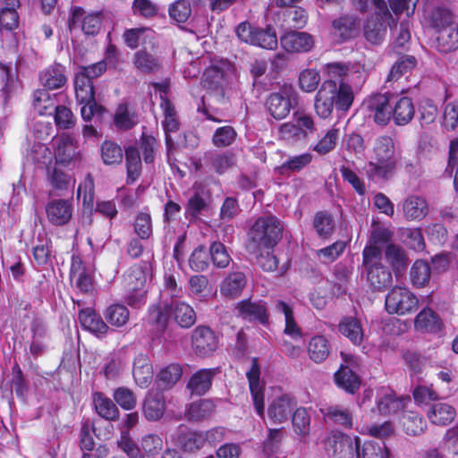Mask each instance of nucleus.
Returning <instances> with one entry per match:
<instances>
[{
    "label": "nucleus",
    "instance_id": "obj_1",
    "mask_svg": "<svg viewBox=\"0 0 458 458\" xmlns=\"http://www.w3.org/2000/svg\"><path fill=\"white\" fill-rule=\"evenodd\" d=\"M283 230L280 220L267 215L259 216L247 232L246 250L264 271L273 272L278 267L274 250L283 237Z\"/></svg>",
    "mask_w": 458,
    "mask_h": 458
},
{
    "label": "nucleus",
    "instance_id": "obj_2",
    "mask_svg": "<svg viewBox=\"0 0 458 458\" xmlns=\"http://www.w3.org/2000/svg\"><path fill=\"white\" fill-rule=\"evenodd\" d=\"M354 101V92L348 81L325 80L318 90L314 107L317 114L323 118H328L334 110L347 112Z\"/></svg>",
    "mask_w": 458,
    "mask_h": 458
},
{
    "label": "nucleus",
    "instance_id": "obj_3",
    "mask_svg": "<svg viewBox=\"0 0 458 458\" xmlns=\"http://www.w3.org/2000/svg\"><path fill=\"white\" fill-rule=\"evenodd\" d=\"M362 267L367 281L373 292H384L393 283L390 268L382 262V251L378 246L366 245L362 250Z\"/></svg>",
    "mask_w": 458,
    "mask_h": 458
},
{
    "label": "nucleus",
    "instance_id": "obj_4",
    "mask_svg": "<svg viewBox=\"0 0 458 458\" xmlns=\"http://www.w3.org/2000/svg\"><path fill=\"white\" fill-rule=\"evenodd\" d=\"M74 89L76 100L81 106V114L84 121H90L95 115L101 117L106 112L105 106L97 103L93 81L86 76L75 74Z\"/></svg>",
    "mask_w": 458,
    "mask_h": 458
},
{
    "label": "nucleus",
    "instance_id": "obj_5",
    "mask_svg": "<svg viewBox=\"0 0 458 458\" xmlns=\"http://www.w3.org/2000/svg\"><path fill=\"white\" fill-rule=\"evenodd\" d=\"M238 38L246 44L273 50L277 47L278 40L274 28L265 29L253 27L248 21L238 24L235 30Z\"/></svg>",
    "mask_w": 458,
    "mask_h": 458
},
{
    "label": "nucleus",
    "instance_id": "obj_6",
    "mask_svg": "<svg viewBox=\"0 0 458 458\" xmlns=\"http://www.w3.org/2000/svg\"><path fill=\"white\" fill-rule=\"evenodd\" d=\"M418 307L417 296L407 287L394 286L386 296L385 309L388 314L404 316L415 312Z\"/></svg>",
    "mask_w": 458,
    "mask_h": 458
},
{
    "label": "nucleus",
    "instance_id": "obj_7",
    "mask_svg": "<svg viewBox=\"0 0 458 458\" xmlns=\"http://www.w3.org/2000/svg\"><path fill=\"white\" fill-rule=\"evenodd\" d=\"M53 149L55 162L64 167L81 159L78 141L72 134L62 133L55 138L53 140Z\"/></svg>",
    "mask_w": 458,
    "mask_h": 458
},
{
    "label": "nucleus",
    "instance_id": "obj_8",
    "mask_svg": "<svg viewBox=\"0 0 458 458\" xmlns=\"http://www.w3.org/2000/svg\"><path fill=\"white\" fill-rule=\"evenodd\" d=\"M369 118L380 126H386L391 120L392 95L377 93L370 95L363 103Z\"/></svg>",
    "mask_w": 458,
    "mask_h": 458
},
{
    "label": "nucleus",
    "instance_id": "obj_9",
    "mask_svg": "<svg viewBox=\"0 0 458 458\" xmlns=\"http://www.w3.org/2000/svg\"><path fill=\"white\" fill-rule=\"evenodd\" d=\"M103 14L101 12H94L85 15V10L81 6H72L68 18V27L72 30L79 23L85 35L96 36L102 28Z\"/></svg>",
    "mask_w": 458,
    "mask_h": 458
},
{
    "label": "nucleus",
    "instance_id": "obj_10",
    "mask_svg": "<svg viewBox=\"0 0 458 458\" xmlns=\"http://www.w3.org/2000/svg\"><path fill=\"white\" fill-rule=\"evenodd\" d=\"M359 437H351L344 433H335L326 441V449L336 458H356L359 450Z\"/></svg>",
    "mask_w": 458,
    "mask_h": 458
},
{
    "label": "nucleus",
    "instance_id": "obj_11",
    "mask_svg": "<svg viewBox=\"0 0 458 458\" xmlns=\"http://www.w3.org/2000/svg\"><path fill=\"white\" fill-rule=\"evenodd\" d=\"M191 348L199 357L210 356L218 347V337L208 326L199 325L191 333Z\"/></svg>",
    "mask_w": 458,
    "mask_h": 458
},
{
    "label": "nucleus",
    "instance_id": "obj_12",
    "mask_svg": "<svg viewBox=\"0 0 458 458\" xmlns=\"http://www.w3.org/2000/svg\"><path fill=\"white\" fill-rule=\"evenodd\" d=\"M260 374L259 359L253 357L250 369L246 372V377L256 412L263 419L265 416V386L260 381Z\"/></svg>",
    "mask_w": 458,
    "mask_h": 458
},
{
    "label": "nucleus",
    "instance_id": "obj_13",
    "mask_svg": "<svg viewBox=\"0 0 458 458\" xmlns=\"http://www.w3.org/2000/svg\"><path fill=\"white\" fill-rule=\"evenodd\" d=\"M281 47L292 54H306L315 47L314 37L300 30H288L280 37Z\"/></svg>",
    "mask_w": 458,
    "mask_h": 458
},
{
    "label": "nucleus",
    "instance_id": "obj_14",
    "mask_svg": "<svg viewBox=\"0 0 458 458\" xmlns=\"http://www.w3.org/2000/svg\"><path fill=\"white\" fill-rule=\"evenodd\" d=\"M329 80L348 81V84H362L365 81V71L354 64L342 62H332L325 64Z\"/></svg>",
    "mask_w": 458,
    "mask_h": 458
},
{
    "label": "nucleus",
    "instance_id": "obj_15",
    "mask_svg": "<svg viewBox=\"0 0 458 458\" xmlns=\"http://www.w3.org/2000/svg\"><path fill=\"white\" fill-rule=\"evenodd\" d=\"M296 104V94L293 90L287 89L273 92L266 100V106L269 114L276 120L287 117Z\"/></svg>",
    "mask_w": 458,
    "mask_h": 458
},
{
    "label": "nucleus",
    "instance_id": "obj_16",
    "mask_svg": "<svg viewBox=\"0 0 458 458\" xmlns=\"http://www.w3.org/2000/svg\"><path fill=\"white\" fill-rule=\"evenodd\" d=\"M70 281L83 294H90L94 291V279L89 273L81 258L72 255L69 272Z\"/></svg>",
    "mask_w": 458,
    "mask_h": 458
},
{
    "label": "nucleus",
    "instance_id": "obj_17",
    "mask_svg": "<svg viewBox=\"0 0 458 458\" xmlns=\"http://www.w3.org/2000/svg\"><path fill=\"white\" fill-rule=\"evenodd\" d=\"M455 22L454 13L447 7L434 6L424 11L423 23L435 34Z\"/></svg>",
    "mask_w": 458,
    "mask_h": 458
},
{
    "label": "nucleus",
    "instance_id": "obj_18",
    "mask_svg": "<svg viewBox=\"0 0 458 458\" xmlns=\"http://www.w3.org/2000/svg\"><path fill=\"white\" fill-rule=\"evenodd\" d=\"M296 405L297 400L293 394H281L274 399L268 405V417L276 424L283 423L288 420Z\"/></svg>",
    "mask_w": 458,
    "mask_h": 458
},
{
    "label": "nucleus",
    "instance_id": "obj_19",
    "mask_svg": "<svg viewBox=\"0 0 458 458\" xmlns=\"http://www.w3.org/2000/svg\"><path fill=\"white\" fill-rule=\"evenodd\" d=\"M73 208L70 200L55 199L47 203L46 213L48 221L56 226H63L70 222Z\"/></svg>",
    "mask_w": 458,
    "mask_h": 458
},
{
    "label": "nucleus",
    "instance_id": "obj_20",
    "mask_svg": "<svg viewBox=\"0 0 458 458\" xmlns=\"http://www.w3.org/2000/svg\"><path fill=\"white\" fill-rule=\"evenodd\" d=\"M64 65L54 63L39 73V81L43 89L55 90L64 88L68 81Z\"/></svg>",
    "mask_w": 458,
    "mask_h": 458
},
{
    "label": "nucleus",
    "instance_id": "obj_21",
    "mask_svg": "<svg viewBox=\"0 0 458 458\" xmlns=\"http://www.w3.org/2000/svg\"><path fill=\"white\" fill-rule=\"evenodd\" d=\"M415 114L412 99L409 97H394L392 95L391 119L397 126H404L411 123Z\"/></svg>",
    "mask_w": 458,
    "mask_h": 458
},
{
    "label": "nucleus",
    "instance_id": "obj_22",
    "mask_svg": "<svg viewBox=\"0 0 458 458\" xmlns=\"http://www.w3.org/2000/svg\"><path fill=\"white\" fill-rule=\"evenodd\" d=\"M239 315L249 321H258L262 325L268 323V314L266 302L263 301H251L245 299L236 304Z\"/></svg>",
    "mask_w": 458,
    "mask_h": 458
},
{
    "label": "nucleus",
    "instance_id": "obj_23",
    "mask_svg": "<svg viewBox=\"0 0 458 458\" xmlns=\"http://www.w3.org/2000/svg\"><path fill=\"white\" fill-rule=\"evenodd\" d=\"M78 318L81 326L98 337H105L109 327L93 308H84L79 310Z\"/></svg>",
    "mask_w": 458,
    "mask_h": 458
},
{
    "label": "nucleus",
    "instance_id": "obj_24",
    "mask_svg": "<svg viewBox=\"0 0 458 458\" xmlns=\"http://www.w3.org/2000/svg\"><path fill=\"white\" fill-rule=\"evenodd\" d=\"M416 330L428 334H440L445 328L440 316L429 308L422 309L414 318Z\"/></svg>",
    "mask_w": 458,
    "mask_h": 458
},
{
    "label": "nucleus",
    "instance_id": "obj_25",
    "mask_svg": "<svg viewBox=\"0 0 458 458\" xmlns=\"http://www.w3.org/2000/svg\"><path fill=\"white\" fill-rule=\"evenodd\" d=\"M360 19L353 14H344L332 21L333 33L341 42L354 38L360 30Z\"/></svg>",
    "mask_w": 458,
    "mask_h": 458
},
{
    "label": "nucleus",
    "instance_id": "obj_26",
    "mask_svg": "<svg viewBox=\"0 0 458 458\" xmlns=\"http://www.w3.org/2000/svg\"><path fill=\"white\" fill-rule=\"evenodd\" d=\"M335 385L349 394H356L361 385V379L348 365L341 364L334 373Z\"/></svg>",
    "mask_w": 458,
    "mask_h": 458
},
{
    "label": "nucleus",
    "instance_id": "obj_27",
    "mask_svg": "<svg viewBox=\"0 0 458 458\" xmlns=\"http://www.w3.org/2000/svg\"><path fill=\"white\" fill-rule=\"evenodd\" d=\"M402 209L407 221H421L429 212V207L425 198L410 195L403 202Z\"/></svg>",
    "mask_w": 458,
    "mask_h": 458
},
{
    "label": "nucleus",
    "instance_id": "obj_28",
    "mask_svg": "<svg viewBox=\"0 0 458 458\" xmlns=\"http://www.w3.org/2000/svg\"><path fill=\"white\" fill-rule=\"evenodd\" d=\"M171 318L172 301L170 302L159 301L157 303L151 304L148 309V322L158 330L165 331Z\"/></svg>",
    "mask_w": 458,
    "mask_h": 458
},
{
    "label": "nucleus",
    "instance_id": "obj_29",
    "mask_svg": "<svg viewBox=\"0 0 458 458\" xmlns=\"http://www.w3.org/2000/svg\"><path fill=\"white\" fill-rule=\"evenodd\" d=\"M426 414L432 424L447 426L454 420L456 410L447 403L437 402L429 405Z\"/></svg>",
    "mask_w": 458,
    "mask_h": 458
},
{
    "label": "nucleus",
    "instance_id": "obj_30",
    "mask_svg": "<svg viewBox=\"0 0 458 458\" xmlns=\"http://www.w3.org/2000/svg\"><path fill=\"white\" fill-rule=\"evenodd\" d=\"M339 333L357 346L364 340V330L360 319L356 317L344 316L338 324Z\"/></svg>",
    "mask_w": 458,
    "mask_h": 458
},
{
    "label": "nucleus",
    "instance_id": "obj_31",
    "mask_svg": "<svg viewBox=\"0 0 458 458\" xmlns=\"http://www.w3.org/2000/svg\"><path fill=\"white\" fill-rule=\"evenodd\" d=\"M132 375L135 383L140 388H147L153 379V366L149 358L143 353H139L133 360Z\"/></svg>",
    "mask_w": 458,
    "mask_h": 458
},
{
    "label": "nucleus",
    "instance_id": "obj_32",
    "mask_svg": "<svg viewBox=\"0 0 458 458\" xmlns=\"http://www.w3.org/2000/svg\"><path fill=\"white\" fill-rule=\"evenodd\" d=\"M396 169L395 159L372 158L368 163L367 175L370 180L391 179Z\"/></svg>",
    "mask_w": 458,
    "mask_h": 458
},
{
    "label": "nucleus",
    "instance_id": "obj_33",
    "mask_svg": "<svg viewBox=\"0 0 458 458\" xmlns=\"http://www.w3.org/2000/svg\"><path fill=\"white\" fill-rule=\"evenodd\" d=\"M246 284L247 278L243 272H231L222 280L220 293L226 298H237L242 294Z\"/></svg>",
    "mask_w": 458,
    "mask_h": 458
},
{
    "label": "nucleus",
    "instance_id": "obj_34",
    "mask_svg": "<svg viewBox=\"0 0 458 458\" xmlns=\"http://www.w3.org/2000/svg\"><path fill=\"white\" fill-rule=\"evenodd\" d=\"M211 168L218 175L225 174L236 165V155L231 150L209 151L205 154Z\"/></svg>",
    "mask_w": 458,
    "mask_h": 458
},
{
    "label": "nucleus",
    "instance_id": "obj_35",
    "mask_svg": "<svg viewBox=\"0 0 458 458\" xmlns=\"http://www.w3.org/2000/svg\"><path fill=\"white\" fill-rule=\"evenodd\" d=\"M218 372V368L201 369L196 371L190 378L187 388L193 394L202 395L206 394L212 386L215 375Z\"/></svg>",
    "mask_w": 458,
    "mask_h": 458
},
{
    "label": "nucleus",
    "instance_id": "obj_36",
    "mask_svg": "<svg viewBox=\"0 0 458 458\" xmlns=\"http://www.w3.org/2000/svg\"><path fill=\"white\" fill-rule=\"evenodd\" d=\"M143 414L148 420H160L165 411V400L162 393L149 392L143 403Z\"/></svg>",
    "mask_w": 458,
    "mask_h": 458
},
{
    "label": "nucleus",
    "instance_id": "obj_37",
    "mask_svg": "<svg viewBox=\"0 0 458 458\" xmlns=\"http://www.w3.org/2000/svg\"><path fill=\"white\" fill-rule=\"evenodd\" d=\"M94 409L97 414L106 420L115 421L119 419L120 411L109 397L102 392H95L92 394Z\"/></svg>",
    "mask_w": 458,
    "mask_h": 458
},
{
    "label": "nucleus",
    "instance_id": "obj_38",
    "mask_svg": "<svg viewBox=\"0 0 458 458\" xmlns=\"http://www.w3.org/2000/svg\"><path fill=\"white\" fill-rule=\"evenodd\" d=\"M435 38L438 52L447 54L458 49V22L437 32Z\"/></svg>",
    "mask_w": 458,
    "mask_h": 458
},
{
    "label": "nucleus",
    "instance_id": "obj_39",
    "mask_svg": "<svg viewBox=\"0 0 458 458\" xmlns=\"http://www.w3.org/2000/svg\"><path fill=\"white\" fill-rule=\"evenodd\" d=\"M385 21L376 16H369L363 25L365 39L374 46L381 45L386 36Z\"/></svg>",
    "mask_w": 458,
    "mask_h": 458
},
{
    "label": "nucleus",
    "instance_id": "obj_40",
    "mask_svg": "<svg viewBox=\"0 0 458 458\" xmlns=\"http://www.w3.org/2000/svg\"><path fill=\"white\" fill-rule=\"evenodd\" d=\"M332 351L329 340L323 335L312 336L307 346V352L310 359L315 363L325 361Z\"/></svg>",
    "mask_w": 458,
    "mask_h": 458
},
{
    "label": "nucleus",
    "instance_id": "obj_41",
    "mask_svg": "<svg viewBox=\"0 0 458 458\" xmlns=\"http://www.w3.org/2000/svg\"><path fill=\"white\" fill-rule=\"evenodd\" d=\"M385 257L396 276L403 275L406 270L409 259L400 245L388 243L385 249Z\"/></svg>",
    "mask_w": 458,
    "mask_h": 458
},
{
    "label": "nucleus",
    "instance_id": "obj_42",
    "mask_svg": "<svg viewBox=\"0 0 458 458\" xmlns=\"http://www.w3.org/2000/svg\"><path fill=\"white\" fill-rule=\"evenodd\" d=\"M172 317L182 328L191 327L197 320L195 310L185 301H172Z\"/></svg>",
    "mask_w": 458,
    "mask_h": 458
},
{
    "label": "nucleus",
    "instance_id": "obj_43",
    "mask_svg": "<svg viewBox=\"0 0 458 458\" xmlns=\"http://www.w3.org/2000/svg\"><path fill=\"white\" fill-rule=\"evenodd\" d=\"M417 66V59L413 55H402L392 65L386 77V83H393L401 80L403 77H409Z\"/></svg>",
    "mask_w": 458,
    "mask_h": 458
},
{
    "label": "nucleus",
    "instance_id": "obj_44",
    "mask_svg": "<svg viewBox=\"0 0 458 458\" xmlns=\"http://www.w3.org/2000/svg\"><path fill=\"white\" fill-rule=\"evenodd\" d=\"M312 226L322 240H329L335 232V221L327 210H320L315 213L312 219Z\"/></svg>",
    "mask_w": 458,
    "mask_h": 458
},
{
    "label": "nucleus",
    "instance_id": "obj_45",
    "mask_svg": "<svg viewBox=\"0 0 458 458\" xmlns=\"http://www.w3.org/2000/svg\"><path fill=\"white\" fill-rule=\"evenodd\" d=\"M313 160V156L310 152L290 157L280 165L275 168L276 173L280 175H290L291 174L300 173L307 167Z\"/></svg>",
    "mask_w": 458,
    "mask_h": 458
},
{
    "label": "nucleus",
    "instance_id": "obj_46",
    "mask_svg": "<svg viewBox=\"0 0 458 458\" xmlns=\"http://www.w3.org/2000/svg\"><path fill=\"white\" fill-rule=\"evenodd\" d=\"M133 64L141 72L148 74L157 72L161 68L159 57L148 52L146 47L134 53Z\"/></svg>",
    "mask_w": 458,
    "mask_h": 458
},
{
    "label": "nucleus",
    "instance_id": "obj_47",
    "mask_svg": "<svg viewBox=\"0 0 458 458\" xmlns=\"http://www.w3.org/2000/svg\"><path fill=\"white\" fill-rule=\"evenodd\" d=\"M127 178L126 183L132 184L141 174V159L137 147L131 145L125 148Z\"/></svg>",
    "mask_w": 458,
    "mask_h": 458
},
{
    "label": "nucleus",
    "instance_id": "obj_48",
    "mask_svg": "<svg viewBox=\"0 0 458 458\" xmlns=\"http://www.w3.org/2000/svg\"><path fill=\"white\" fill-rule=\"evenodd\" d=\"M149 30L145 27L126 29L123 33V39L125 45L132 50L137 49L140 43H148L154 47V37L147 34Z\"/></svg>",
    "mask_w": 458,
    "mask_h": 458
},
{
    "label": "nucleus",
    "instance_id": "obj_49",
    "mask_svg": "<svg viewBox=\"0 0 458 458\" xmlns=\"http://www.w3.org/2000/svg\"><path fill=\"white\" fill-rule=\"evenodd\" d=\"M402 427L407 435L419 436L426 430L427 422L420 413L408 411L403 414Z\"/></svg>",
    "mask_w": 458,
    "mask_h": 458
},
{
    "label": "nucleus",
    "instance_id": "obj_50",
    "mask_svg": "<svg viewBox=\"0 0 458 458\" xmlns=\"http://www.w3.org/2000/svg\"><path fill=\"white\" fill-rule=\"evenodd\" d=\"M356 458H390V451L385 441L377 443L375 441L359 442V450Z\"/></svg>",
    "mask_w": 458,
    "mask_h": 458
},
{
    "label": "nucleus",
    "instance_id": "obj_51",
    "mask_svg": "<svg viewBox=\"0 0 458 458\" xmlns=\"http://www.w3.org/2000/svg\"><path fill=\"white\" fill-rule=\"evenodd\" d=\"M100 157L106 165H118L123 161V151L116 142L106 140L100 146Z\"/></svg>",
    "mask_w": 458,
    "mask_h": 458
},
{
    "label": "nucleus",
    "instance_id": "obj_52",
    "mask_svg": "<svg viewBox=\"0 0 458 458\" xmlns=\"http://www.w3.org/2000/svg\"><path fill=\"white\" fill-rule=\"evenodd\" d=\"M431 277V268L429 264L423 259H417L410 270V278L413 286L417 288L424 287L428 284Z\"/></svg>",
    "mask_w": 458,
    "mask_h": 458
},
{
    "label": "nucleus",
    "instance_id": "obj_53",
    "mask_svg": "<svg viewBox=\"0 0 458 458\" xmlns=\"http://www.w3.org/2000/svg\"><path fill=\"white\" fill-rule=\"evenodd\" d=\"M214 410L215 405L212 401L201 399L189 405L185 416L188 420L199 421L208 418L213 413Z\"/></svg>",
    "mask_w": 458,
    "mask_h": 458
},
{
    "label": "nucleus",
    "instance_id": "obj_54",
    "mask_svg": "<svg viewBox=\"0 0 458 458\" xmlns=\"http://www.w3.org/2000/svg\"><path fill=\"white\" fill-rule=\"evenodd\" d=\"M138 123L136 112H130L126 104L118 106L114 115V124L119 131H129Z\"/></svg>",
    "mask_w": 458,
    "mask_h": 458
},
{
    "label": "nucleus",
    "instance_id": "obj_55",
    "mask_svg": "<svg viewBox=\"0 0 458 458\" xmlns=\"http://www.w3.org/2000/svg\"><path fill=\"white\" fill-rule=\"evenodd\" d=\"M104 317L111 326L121 327L128 322L130 311L125 305L114 303L106 309Z\"/></svg>",
    "mask_w": 458,
    "mask_h": 458
},
{
    "label": "nucleus",
    "instance_id": "obj_56",
    "mask_svg": "<svg viewBox=\"0 0 458 458\" xmlns=\"http://www.w3.org/2000/svg\"><path fill=\"white\" fill-rule=\"evenodd\" d=\"M160 106L163 109L165 115V119L162 122L165 134H171L172 132L177 131L180 128V123L175 107L172 101L167 98H162Z\"/></svg>",
    "mask_w": 458,
    "mask_h": 458
},
{
    "label": "nucleus",
    "instance_id": "obj_57",
    "mask_svg": "<svg viewBox=\"0 0 458 458\" xmlns=\"http://www.w3.org/2000/svg\"><path fill=\"white\" fill-rule=\"evenodd\" d=\"M340 131L338 128H330L325 135L311 147V149L320 156L332 152L337 145Z\"/></svg>",
    "mask_w": 458,
    "mask_h": 458
},
{
    "label": "nucleus",
    "instance_id": "obj_58",
    "mask_svg": "<svg viewBox=\"0 0 458 458\" xmlns=\"http://www.w3.org/2000/svg\"><path fill=\"white\" fill-rule=\"evenodd\" d=\"M182 369L178 363H171L163 368L157 374V379L164 389H170L181 378Z\"/></svg>",
    "mask_w": 458,
    "mask_h": 458
},
{
    "label": "nucleus",
    "instance_id": "obj_59",
    "mask_svg": "<svg viewBox=\"0 0 458 458\" xmlns=\"http://www.w3.org/2000/svg\"><path fill=\"white\" fill-rule=\"evenodd\" d=\"M284 21L291 28L290 30H301L309 21L307 10L301 6H293L284 11Z\"/></svg>",
    "mask_w": 458,
    "mask_h": 458
},
{
    "label": "nucleus",
    "instance_id": "obj_60",
    "mask_svg": "<svg viewBox=\"0 0 458 458\" xmlns=\"http://www.w3.org/2000/svg\"><path fill=\"white\" fill-rule=\"evenodd\" d=\"M209 258L215 267L225 268L229 266L232 258L225 245L220 242H213L209 246Z\"/></svg>",
    "mask_w": 458,
    "mask_h": 458
},
{
    "label": "nucleus",
    "instance_id": "obj_61",
    "mask_svg": "<svg viewBox=\"0 0 458 458\" xmlns=\"http://www.w3.org/2000/svg\"><path fill=\"white\" fill-rule=\"evenodd\" d=\"M372 158L395 159L394 143L388 135H382L376 139Z\"/></svg>",
    "mask_w": 458,
    "mask_h": 458
},
{
    "label": "nucleus",
    "instance_id": "obj_62",
    "mask_svg": "<svg viewBox=\"0 0 458 458\" xmlns=\"http://www.w3.org/2000/svg\"><path fill=\"white\" fill-rule=\"evenodd\" d=\"M55 162L54 165L47 167V175L51 186L55 190H67L71 176Z\"/></svg>",
    "mask_w": 458,
    "mask_h": 458
},
{
    "label": "nucleus",
    "instance_id": "obj_63",
    "mask_svg": "<svg viewBox=\"0 0 458 458\" xmlns=\"http://www.w3.org/2000/svg\"><path fill=\"white\" fill-rule=\"evenodd\" d=\"M237 132L231 125H225L216 129L211 142L216 148H227L236 140Z\"/></svg>",
    "mask_w": 458,
    "mask_h": 458
},
{
    "label": "nucleus",
    "instance_id": "obj_64",
    "mask_svg": "<svg viewBox=\"0 0 458 458\" xmlns=\"http://www.w3.org/2000/svg\"><path fill=\"white\" fill-rule=\"evenodd\" d=\"M133 229L140 240H148L153 234L151 215L148 212H139L134 219Z\"/></svg>",
    "mask_w": 458,
    "mask_h": 458
}]
</instances>
